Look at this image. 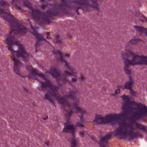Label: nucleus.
Wrapping results in <instances>:
<instances>
[{"instance_id":"1","label":"nucleus","mask_w":147,"mask_h":147,"mask_svg":"<svg viewBox=\"0 0 147 147\" xmlns=\"http://www.w3.org/2000/svg\"><path fill=\"white\" fill-rule=\"evenodd\" d=\"M121 98L123 102L122 111L126 112L125 116L121 117V119L126 117L129 114H131V115L127 121L121 120L118 124L119 128L114 131L115 135L129 140L137 137L141 138V131L147 133V127L141 124L135 123L138 119H142L147 115V107L141 103L131 100L128 95H124Z\"/></svg>"},{"instance_id":"2","label":"nucleus","mask_w":147,"mask_h":147,"mask_svg":"<svg viewBox=\"0 0 147 147\" xmlns=\"http://www.w3.org/2000/svg\"><path fill=\"white\" fill-rule=\"evenodd\" d=\"M10 5L7 1H0V17L6 21L10 26L9 34L5 35L6 43L8 50L11 52V57L14 61L13 69L15 73L21 76L20 68L21 63L17 58L21 57L26 62L28 59V55L26 51L15 38V35L18 34L19 36H24L28 31L27 29L21 24L8 10Z\"/></svg>"},{"instance_id":"3","label":"nucleus","mask_w":147,"mask_h":147,"mask_svg":"<svg viewBox=\"0 0 147 147\" xmlns=\"http://www.w3.org/2000/svg\"><path fill=\"white\" fill-rule=\"evenodd\" d=\"M55 5H49V9L45 13L40 11L45 10L47 7V0H40L38 5L33 8L27 0H24L25 5L29 9L31 14L36 20L46 22L49 24L50 22L51 16L57 15L61 11L67 7H73L76 8H83L84 11H87V8L97 9L98 4L96 0H80L74 3H69L67 0H59Z\"/></svg>"},{"instance_id":"4","label":"nucleus","mask_w":147,"mask_h":147,"mask_svg":"<svg viewBox=\"0 0 147 147\" xmlns=\"http://www.w3.org/2000/svg\"><path fill=\"white\" fill-rule=\"evenodd\" d=\"M35 79L40 83V87L38 89L40 90V88L48 89L50 94L54 97L61 105L69 109L67 111L65 115L66 117L69 118L74 113L73 109L80 115V119L81 121L84 119L83 115H88L89 111L80 105L79 102L75 99V96L73 93L71 92L68 97L64 96L63 98L59 96L57 93V88L52 85L49 80L45 75L40 73H38L35 75Z\"/></svg>"},{"instance_id":"5","label":"nucleus","mask_w":147,"mask_h":147,"mask_svg":"<svg viewBox=\"0 0 147 147\" xmlns=\"http://www.w3.org/2000/svg\"><path fill=\"white\" fill-rule=\"evenodd\" d=\"M55 54L59 56L60 58L59 60L63 64H64L65 68L67 70L64 71L63 75L60 74L59 71L57 70L55 66H52L49 70V72L55 77L57 80V83L61 85L62 83L67 84L70 83L67 79L69 76L75 77L77 75V73L73 70V67L69 63L67 62L64 59L65 57H67L69 56V54H66L63 56L61 52L60 51L55 50L54 51Z\"/></svg>"},{"instance_id":"6","label":"nucleus","mask_w":147,"mask_h":147,"mask_svg":"<svg viewBox=\"0 0 147 147\" xmlns=\"http://www.w3.org/2000/svg\"><path fill=\"white\" fill-rule=\"evenodd\" d=\"M126 114V112L124 111L119 114L111 113L103 116L99 114H96L94 119L93 120L92 123L94 125L102 124L105 123H110L112 125L117 123V122L120 121L121 117H123Z\"/></svg>"},{"instance_id":"7","label":"nucleus","mask_w":147,"mask_h":147,"mask_svg":"<svg viewBox=\"0 0 147 147\" xmlns=\"http://www.w3.org/2000/svg\"><path fill=\"white\" fill-rule=\"evenodd\" d=\"M125 55L131 58V60H128V57L127 59H123L125 65L124 71L128 75L131 74V71L129 68V65H134L140 64H146L147 65V57L143 55L138 56L131 51L126 53Z\"/></svg>"},{"instance_id":"8","label":"nucleus","mask_w":147,"mask_h":147,"mask_svg":"<svg viewBox=\"0 0 147 147\" xmlns=\"http://www.w3.org/2000/svg\"><path fill=\"white\" fill-rule=\"evenodd\" d=\"M75 128L69 121H67L65 124L63 131L66 133L70 132L71 133V136L69 140L71 147H78L79 142L78 139L75 134Z\"/></svg>"},{"instance_id":"9","label":"nucleus","mask_w":147,"mask_h":147,"mask_svg":"<svg viewBox=\"0 0 147 147\" xmlns=\"http://www.w3.org/2000/svg\"><path fill=\"white\" fill-rule=\"evenodd\" d=\"M31 27L32 29V34L35 37L38 41V42L35 45L36 47H37L38 45V42L43 41L44 39L42 36L37 33V29L36 27H33L32 25H31Z\"/></svg>"},{"instance_id":"10","label":"nucleus","mask_w":147,"mask_h":147,"mask_svg":"<svg viewBox=\"0 0 147 147\" xmlns=\"http://www.w3.org/2000/svg\"><path fill=\"white\" fill-rule=\"evenodd\" d=\"M111 136V134H109L101 137L99 142V146L100 147H107V140Z\"/></svg>"},{"instance_id":"11","label":"nucleus","mask_w":147,"mask_h":147,"mask_svg":"<svg viewBox=\"0 0 147 147\" xmlns=\"http://www.w3.org/2000/svg\"><path fill=\"white\" fill-rule=\"evenodd\" d=\"M133 83V82L130 79L127 82L123 87L124 89H129L130 91L131 94L132 96H134L135 94V92L133 91L131 87V86Z\"/></svg>"},{"instance_id":"12","label":"nucleus","mask_w":147,"mask_h":147,"mask_svg":"<svg viewBox=\"0 0 147 147\" xmlns=\"http://www.w3.org/2000/svg\"><path fill=\"white\" fill-rule=\"evenodd\" d=\"M20 3V1L19 0H12V2L11 3V5L13 6V7H14L15 8L22 12V8L19 6L17 5V4Z\"/></svg>"},{"instance_id":"13","label":"nucleus","mask_w":147,"mask_h":147,"mask_svg":"<svg viewBox=\"0 0 147 147\" xmlns=\"http://www.w3.org/2000/svg\"><path fill=\"white\" fill-rule=\"evenodd\" d=\"M138 15L139 20L142 22H147V18L144 16L142 13H139Z\"/></svg>"},{"instance_id":"14","label":"nucleus","mask_w":147,"mask_h":147,"mask_svg":"<svg viewBox=\"0 0 147 147\" xmlns=\"http://www.w3.org/2000/svg\"><path fill=\"white\" fill-rule=\"evenodd\" d=\"M140 41V40L137 36H135L129 40V42L132 44H136Z\"/></svg>"},{"instance_id":"15","label":"nucleus","mask_w":147,"mask_h":147,"mask_svg":"<svg viewBox=\"0 0 147 147\" xmlns=\"http://www.w3.org/2000/svg\"><path fill=\"white\" fill-rule=\"evenodd\" d=\"M121 86H117V89L115 90L114 92L113 93L111 94V95L113 96H114L119 94L120 92V88H121Z\"/></svg>"},{"instance_id":"16","label":"nucleus","mask_w":147,"mask_h":147,"mask_svg":"<svg viewBox=\"0 0 147 147\" xmlns=\"http://www.w3.org/2000/svg\"><path fill=\"white\" fill-rule=\"evenodd\" d=\"M55 42L57 44H59L61 42V39L58 34H56L55 36Z\"/></svg>"},{"instance_id":"17","label":"nucleus","mask_w":147,"mask_h":147,"mask_svg":"<svg viewBox=\"0 0 147 147\" xmlns=\"http://www.w3.org/2000/svg\"><path fill=\"white\" fill-rule=\"evenodd\" d=\"M27 69L29 72H31L34 74L36 73L35 70L33 69L32 67H27Z\"/></svg>"},{"instance_id":"18","label":"nucleus","mask_w":147,"mask_h":147,"mask_svg":"<svg viewBox=\"0 0 147 147\" xmlns=\"http://www.w3.org/2000/svg\"><path fill=\"white\" fill-rule=\"evenodd\" d=\"M45 97L46 99L49 100L51 102L53 103V100L51 99V98L48 95L46 94L45 96Z\"/></svg>"},{"instance_id":"19","label":"nucleus","mask_w":147,"mask_h":147,"mask_svg":"<svg viewBox=\"0 0 147 147\" xmlns=\"http://www.w3.org/2000/svg\"><path fill=\"white\" fill-rule=\"evenodd\" d=\"M80 136L82 137H84V135H88L84 131H82L80 133Z\"/></svg>"},{"instance_id":"20","label":"nucleus","mask_w":147,"mask_h":147,"mask_svg":"<svg viewBox=\"0 0 147 147\" xmlns=\"http://www.w3.org/2000/svg\"><path fill=\"white\" fill-rule=\"evenodd\" d=\"M77 125L78 127H81L83 126V123L82 122H78L77 124Z\"/></svg>"},{"instance_id":"21","label":"nucleus","mask_w":147,"mask_h":147,"mask_svg":"<svg viewBox=\"0 0 147 147\" xmlns=\"http://www.w3.org/2000/svg\"><path fill=\"white\" fill-rule=\"evenodd\" d=\"M50 143L49 141H47L45 143V145L46 146H50Z\"/></svg>"},{"instance_id":"22","label":"nucleus","mask_w":147,"mask_h":147,"mask_svg":"<svg viewBox=\"0 0 147 147\" xmlns=\"http://www.w3.org/2000/svg\"><path fill=\"white\" fill-rule=\"evenodd\" d=\"M84 77L83 76H82L80 78V80L82 81H83L84 80Z\"/></svg>"},{"instance_id":"23","label":"nucleus","mask_w":147,"mask_h":147,"mask_svg":"<svg viewBox=\"0 0 147 147\" xmlns=\"http://www.w3.org/2000/svg\"><path fill=\"white\" fill-rule=\"evenodd\" d=\"M76 80H77V78H73L72 81L74 83L76 82Z\"/></svg>"},{"instance_id":"24","label":"nucleus","mask_w":147,"mask_h":147,"mask_svg":"<svg viewBox=\"0 0 147 147\" xmlns=\"http://www.w3.org/2000/svg\"><path fill=\"white\" fill-rule=\"evenodd\" d=\"M47 119H48V116H45L43 118V119L44 120H46Z\"/></svg>"},{"instance_id":"25","label":"nucleus","mask_w":147,"mask_h":147,"mask_svg":"<svg viewBox=\"0 0 147 147\" xmlns=\"http://www.w3.org/2000/svg\"><path fill=\"white\" fill-rule=\"evenodd\" d=\"M47 34H48V35H47V37H46V38H47V39H49V37H48V36H49V34L50 33H49V32H47Z\"/></svg>"},{"instance_id":"26","label":"nucleus","mask_w":147,"mask_h":147,"mask_svg":"<svg viewBox=\"0 0 147 147\" xmlns=\"http://www.w3.org/2000/svg\"><path fill=\"white\" fill-rule=\"evenodd\" d=\"M78 9H77V10H76V11H77V12H78Z\"/></svg>"},{"instance_id":"27","label":"nucleus","mask_w":147,"mask_h":147,"mask_svg":"<svg viewBox=\"0 0 147 147\" xmlns=\"http://www.w3.org/2000/svg\"><path fill=\"white\" fill-rule=\"evenodd\" d=\"M123 57H124L125 56V55H123Z\"/></svg>"}]
</instances>
